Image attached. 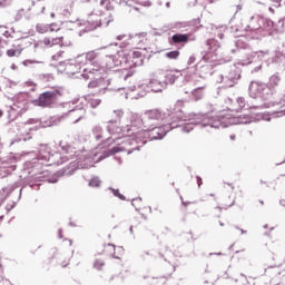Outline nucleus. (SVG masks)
I'll use <instances>...</instances> for the list:
<instances>
[{
	"mask_svg": "<svg viewBox=\"0 0 285 285\" xmlns=\"http://www.w3.org/2000/svg\"><path fill=\"white\" fill-rule=\"evenodd\" d=\"M23 48L18 42L13 43L10 49L7 50V57H21Z\"/></svg>",
	"mask_w": 285,
	"mask_h": 285,
	"instance_id": "6e6552de",
	"label": "nucleus"
},
{
	"mask_svg": "<svg viewBox=\"0 0 285 285\" xmlns=\"http://www.w3.org/2000/svg\"><path fill=\"white\" fill-rule=\"evenodd\" d=\"M190 204H193V203L183 202V205H184V206H190Z\"/></svg>",
	"mask_w": 285,
	"mask_h": 285,
	"instance_id": "b1692460",
	"label": "nucleus"
},
{
	"mask_svg": "<svg viewBox=\"0 0 285 285\" xmlns=\"http://www.w3.org/2000/svg\"><path fill=\"white\" fill-rule=\"evenodd\" d=\"M136 121H138V124H139L140 119H139V118H137V120H136Z\"/></svg>",
	"mask_w": 285,
	"mask_h": 285,
	"instance_id": "2f4dec72",
	"label": "nucleus"
},
{
	"mask_svg": "<svg viewBox=\"0 0 285 285\" xmlns=\"http://www.w3.org/2000/svg\"><path fill=\"white\" fill-rule=\"evenodd\" d=\"M154 210H159V213H161V209H159V206L154 207Z\"/></svg>",
	"mask_w": 285,
	"mask_h": 285,
	"instance_id": "393cba45",
	"label": "nucleus"
},
{
	"mask_svg": "<svg viewBox=\"0 0 285 285\" xmlns=\"http://www.w3.org/2000/svg\"><path fill=\"white\" fill-rule=\"evenodd\" d=\"M86 100L88 101V104H90L91 108H97V106H99V104H101V99H99L97 96L95 95H87Z\"/></svg>",
	"mask_w": 285,
	"mask_h": 285,
	"instance_id": "9b49d317",
	"label": "nucleus"
},
{
	"mask_svg": "<svg viewBox=\"0 0 285 285\" xmlns=\"http://www.w3.org/2000/svg\"><path fill=\"white\" fill-rule=\"evenodd\" d=\"M227 206H235V196H232V199L229 203H227Z\"/></svg>",
	"mask_w": 285,
	"mask_h": 285,
	"instance_id": "4be33fe9",
	"label": "nucleus"
},
{
	"mask_svg": "<svg viewBox=\"0 0 285 285\" xmlns=\"http://www.w3.org/2000/svg\"><path fill=\"white\" fill-rule=\"evenodd\" d=\"M131 126H137V122H132Z\"/></svg>",
	"mask_w": 285,
	"mask_h": 285,
	"instance_id": "c85d7f7f",
	"label": "nucleus"
},
{
	"mask_svg": "<svg viewBox=\"0 0 285 285\" xmlns=\"http://www.w3.org/2000/svg\"><path fill=\"white\" fill-rule=\"evenodd\" d=\"M259 204H261L262 206H264V200H259Z\"/></svg>",
	"mask_w": 285,
	"mask_h": 285,
	"instance_id": "bb28decb",
	"label": "nucleus"
},
{
	"mask_svg": "<svg viewBox=\"0 0 285 285\" xmlns=\"http://www.w3.org/2000/svg\"><path fill=\"white\" fill-rule=\"evenodd\" d=\"M104 266H106V262H104V259H101V258L95 259L94 268H96V271H104Z\"/></svg>",
	"mask_w": 285,
	"mask_h": 285,
	"instance_id": "ddd939ff",
	"label": "nucleus"
},
{
	"mask_svg": "<svg viewBox=\"0 0 285 285\" xmlns=\"http://www.w3.org/2000/svg\"><path fill=\"white\" fill-rule=\"evenodd\" d=\"M190 36L188 33H176L171 37L169 43L171 46H179V43H188Z\"/></svg>",
	"mask_w": 285,
	"mask_h": 285,
	"instance_id": "7ed1b4c3",
	"label": "nucleus"
},
{
	"mask_svg": "<svg viewBox=\"0 0 285 285\" xmlns=\"http://www.w3.org/2000/svg\"><path fill=\"white\" fill-rule=\"evenodd\" d=\"M42 43H45V46H49V48H52V46H63V36L45 38Z\"/></svg>",
	"mask_w": 285,
	"mask_h": 285,
	"instance_id": "0eeeda50",
	"label": "nucleus"
},
{
	"mask_svg": "<svg viewBox=\"0 0 285 285\" xmlns=\"http://www.w3.org/2000/svg\"><path fill=\"white\" fill-rule=\"evenodd\" d=\"M59 97H61L60 90L45 91L35 100V105L40 108H52V106L57 104Z\"/></svg>",
	"mask_w": 285,
	"mask_h": 285,
	"instance_id": "f257e3e1",
	"label": "nucleus"
},
{
	"mask_svg": "<svg viewBox=\"0 0 285 285\" xmlns=\"http://www.w3.org/2000/svg\"><path fill=\"white\" fill-rule=\"evenodd\" d=\"M86 59L88 61H95L97 59V53L95 52H88L87 56H86Z\"/></svg>",
	"mask_w": 285,
	"mask_h": 285,
	"instance_id": "a211bd4d",
	"label": "nucleus"
},
{
	"mask_svg": "<svg viewBox=\"0 0 285 285\" xmlns=\"http://www.w3.org/2000/svg\"><path fill=\"white\" fill-rule=\"evenodd\" d=\"M193 97L195 98L196 101H199V99H204V87L196 88L191 92Z\"/></svg>",
	"mask_w": 285,
	"mask_h": 285,
	"instance_id": "f8f14e48",
	"label": "nucleus"
},
{
	"mask_svg": "<svg viewBox=\"0 0 285 285\" xmlns=\"http://www.w3.org/2000/svg\"><path fill=\"white\" fill-rule=\"evenodd\" d=\"M165 56L167 57V59H179V51L178 50L169 51L165 53Z\"/></svg>",
	"mask_w": 285,
	"mask_h": 285,
	"instance_id": "dca6fc26",
	"label": "nucleus"
},
{
	"mask_svg": "<svg viewBox=\"0 0 285 285\" xmlns=\"http://www.w3.org/2000/svg\"><path fill=\"white\" fill-rule=\"evenodd\" d=\"M197 184H198V186H202V184H203L202 177H197Z\"/></svg>",
	"mask_w": 285,
	"mask_h": 285,
	"instance_id": "5701e85b",
	"label": "nucleus"
},
{
	"mask_svg": "<svg viewBox=\"0 0 285 285\" xmlns=\"http://www.w3.org/2000/svg\"><path fill=\"white\" fill-rule=\"evenodd\" d=\"M118 250H121V252H124V249H122V248H118Z\"/></svg>",
	"mask_w": 285,
	"mask_h": 285,
	"instance_id": "473e14b6",
	"label": "nucleus"
},
{
	"mask_svg": "<svg viewBox=\"0 0 285 285\" xmlns=\"http://www.w3.org/2000/svg\"><path fill=\"white\" fill-rule=\"evenodd\" d=\"M114 112L116 116H118L119 119H121V117H124V110H116Z\"/></svg>",
	"mask_w": 285,
	"mask_h": 285,
	"instance_id": "412c9836",
	"label": "nucleus"
},
{
	"mask_svg": "<svg viewBox=\"0 0 285 285\" xmlns=\"http://www.w3.org/2000/svg\"><path fill=\"white\" fill-rule=\"evenodd\" d=\"M63 266H68V263H66V265H63Z\"/></svg>",
	"mask_w": 285,
	"mask_h": 285,
	"instance_id": "c9c22d12",
	"label": "nucleus"
},
{
	"mask_svg": "<svg viewBox=\"0 0 285 285\" xmlns=\"http://www.w3.org/2000/svg\"><path fill=\"white\" fill-rule=\"evenodd\" d=\"M0 271H3V267H2V265L0 264Z\"/></svg>",
	"mask_w": 285,
	"mask_h": 285,
	"instance_id": "c756f323",
	"label": "nucleus"
},
{
	"mask_svg": "<svg viewBox=\"0 0 285 285\" xmlns=\"http://www.w3.org/2000/svg\"><path fill=\"white\" fill-rule=\"evenodd\" d=\"M63 266H68V263H66V265H63Z\"/></svg>",
	"mask_w": 285,
	"mask_h": 285,
	"instance_id": "f704fd0d",
	"label": "nucleus"
},
{
	"mask_svg": "<svg viewBox=\"0 0 285 285\" xmlns=\"http://www.w3.org/2000/svg\"><path fill=\"white\" fill-rule=\"evenodd\" d=\"M146 119H149V121H159L164 119V114L159 111V109H150L145 112Z\"/></svg>",
	"mask_w": 285,
	"mask_h": 285,
	"instance_id": "39448f33",
	"label": "nucleus"
},
{
	"mask_svg": "<svg viewBox=\"0 0 285 285\" xmlns=\"http://www.w3.org/2000/svg\"><path fill=\"white\" fill-rule=\"evenodd\" d=\"M106 155L104 157H110V155H117L119 153V147H112L109 150H105Z\"/></svg>",
	"mask_w": 285,
	"mask_h": 285,
	"instance_id": "f3484780",
	"label": "nucleus"
},
{
	"mask_svg": "<svg viewBox=\"0 0 285 285\" xmlns=\"http://www.w3.org/2000/svg\"><path fill=\"white\" fill-rule=\"evenodd\" d=\"M166 136L164 127H156L151 130L153 139H163Z\"/></svg>",
	"mask_w": 285,
	"mask_h": 285,
	"instance_id": "9d476101",
	"label": "nucleus"
},
{
	"mask_svg": "<svg viewBox=\"0 0 285 285\" xmlns=\"http://www.w3.org/2000/svg\"><path fill=\"white\" fill-rule=\"evenodd\" d=\"M104 3H108V0H101V6H104Z\"/></svg>",
	"mask_w": 285,
	"mask_h": 285,
	"instance_id": "a878e982",
	"label": "nucleus"
},
{
	"mask_svg": "<svg viewBox=\"0 0 285 285\" xmlns=\"http://www.w3.org/2000/svg\"><path fill=\"white\" fill-rule=\"evenodd\" d=\"M1 115H3V111L0 110V117H1Z\"/></svg>",
	"mask_w": 285,
	"mask_h": 285,
	"instance_id": "7c9ffc66",
	"label": "nucleus"
},
{
	"mask_svg": "<svg viewBox=\"0 0 285 285\" xmlns=\"http://www.w3.org/2000/svg\"><path fill=\"white\" fill-rule=\"evenodd\" d=\"M88 88H99V80H91L88 83Z\"/></svg>",
	"mask_w": 285,
	"mask_h": 285,
	"instance_id": "6ab92c4d",
	"label": "nucleus"
},
{
	"mask_svg": "<svg viewBox=\"0 0 285 285\" xmlns=\"http://www.w3.org/2000/svg\"><path fill=\"white\" fill-rule=\"evenodd\" d=\"M63 266H68V263H66V265H63Z\"/></svg>",
	"mask_w": 285,
	"mask_h": 285,
	"instance_id": "72a5a7b5",
	"label": "nucleus"
},
{
	"mask_svg": "<svg viewBox=\"0 0 285 285\" xmlns=\"http://www.w3.org/2000/svg\"><path fill=\"white\" fill-rule=\"evenodd\" d=\"M63 55H66L63 51H58L56 55L52 56V60L63 63Z\"/></svg>",
	"mask_w": 285,
	"mask_h": 285,
	"instance_id": "2eb2a0df",
	"label": "nucleus"
},
{
	"mask_svg": "<svg viewBox=\"0 0 285 285\" xmlns=\"http://www.w3.org/2000/svg\"><path fill=\"white\" fill-rule=\"evenodd\" d=\"M282 81V78L277 75H273L271 78H269V81L267 83V88H269L271 90V95H273V92H275L277 86H279Z\"/></svg>",
	"mask_w": 285,
	"mask_h": 285,
	"instance_id": "1a4fd4ad",
	"label": "nucleus"
},
{
	"mask_svg": "<svg viewBox=\"0 0 285 285\" xmlns=\"http://www.w3.org/2000/svg\"><path fill=\"white\" fill-rule=\"evenodd\" d=\"M36 30L40 35H46V32H59L57 24H37Z\"/></svg>",
	"mask_w": 285,
	"mask_h": 285,
	"instance_id": "423d86ee",
	"label": "nucleus"
},
{
	"mask_svg": "<svg viewBox=\"0 0 285 285\" xmlns=\"http://www.w3.org/2000/svg\"><path fill=\"white\" fill-rule=\"evenodd\" d=\"M89 186L91 188H99L101 186V180L99 179V177H94L89 180Z\"/></svg>",
	"mask_w": 285,
	"mask_h": 285,
	"instance_id": "4468645a",
	"label": "nucleus"
},
{
	"mask_svg": "<svg viewBox=\"0 0 285 285\" xmlns=\"http://www.w3.org/2000/svg\"><path fill=\"white\" fill-rule=\"evenodd\" d=\"M128 59L131 60V65L129 66V70L127 71V73L125 75L124 79L125 81H128V79H130V77L135 76V68H137V66H139V63H141V51L139 50H135L128 53Z\"/></svg>",
	"mask_w": 285,
	"mask_h": 285,
	"instance_id": "f03ea898",
	"label": "nucleus"
},
{
	"mask_svg": "<svg viewBox=\"0 0 285 285\" xmlns=\"http://www.w3.org/2000/svg\"><path fill=\"white\" fill-rule=\"evenodd\" d=\"M102 255L107 257H114L115 259H120L121 256L117 254V247L114 244H107L102 248Z\"/></svg>",
	"mask_w": 285,
	"mask_h": 285,
	"instance_id": "20e7f679",
	"label": "nucleus"
},
{
	"mask_svg": "<svg viewBox=\"0 0 285 285\" xmlns=\"http://www.w3.org/2000/svg\"><path fill=\"white\" fill-rule=\"evenodd\" d=\"M203 59H204V61H208V59L206 58V56H204V58H203Z\"/></svg>",
	"mask_w": 285,
	"mask_h": 285,
	"instance_id": "cd10ccee",
	"label": "nucleus"
},
{
	"mask_svg": "<svg viewBox=\"0 0 285 285\" xmlns=\"http://www.w3.org/2000/svg\"><path fill=\"white\" fill-rule=\"evenodd\" d=\"M112 193L115 197H118L119 199H126V197L119 193V189H112Z\"/></svg>",
	"mask_w": 285,
	"mask_h": 285,
	"instance_id": "aec40b11",
	"label": "nucleus"
}]
</instances>
